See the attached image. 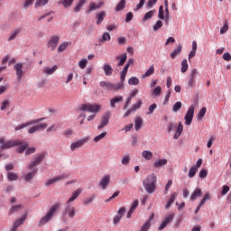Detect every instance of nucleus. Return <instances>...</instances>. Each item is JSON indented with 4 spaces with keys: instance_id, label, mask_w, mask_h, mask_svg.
I'll return each instance as SVG.
<instances>
[{
    "instance_id": "obj_1",
    "label": "nucleus",
    "mask_w": 231,
    "mask_h": 231,
    "mask_svg": "<svg viewBox=\"0 0 231 231\" xmlns=\"http://www.w3.org/2000/svg\"><path fill=\"white\" fill-rule=\"evenodd\" d=\"M0 149H12V147H17V145H20L17 148V151L20 154H23L24 151H26V148L28 147V143H23L21 140H11V141H5V137H0Z\"/></svg>"
},
{
    "instance_id": "obj_2",
    "label": "nucleus",
    "mask_w": 231,
    "mask_h": 231,
    "mask_svg": "<svg viewBox=\"0 0 231 231\" xmlns=\"http://www.w3.org/2000/svg\"><path fill=\"white\" fill-rule=\"evenodd\" d=\"M158 179L156 178V174L152 173L147 175V177L143 180V186L144 187V190L148 194H154L156 191V183Z\"/></svg>"
},
{
    "instance_id": "obj_3",
    "label": "nucleus",
    "mask_w": 231,
    "mask_h": 231,
    "mask_svg": "<svg viewBox=\"0 0 231 231\" xmlns=\"http://www.w3.org/2000/svg\"><path fill=\"white\" fill-rule=\"evenodd\" d=\"M60 208V203H56L48 211V213L39 221L38 226H44L46 223H49L51 220V217H53V215L59 208Z\"/></svg>"
},
{
    "instance_id": "obj_4",
    "label": "nucleus",
    "mask_w": 231,
    "mask_h": 231,
    "mask_svg": "<svg viewBox=\"0 0 231 231\" xmlns=\"http://www.w3.org/2000/svg\"><path fill=\"white\" fill-rule=\"evenodd\" d=\"M100 86L107 91H120L124 88V82L111 83L109 81H101Z\"/></svg>"
},
{
    "instance_id": "obj_5",
    "label": "nucleus",
    "mask_w": 231,
    "mask_h": 231,
    "mask_svg": "<svg viewBox=\"0 0 231 231\" xmlns=\"http://www.w3.org/2000/svg\"><path fill=\"white\" fill-rule=\"evenodd\" d=\"M75 214H77V208L75 207L71 206L70 203L67 202V205L63 210L62 217H69L70 219H73L75 217Z\"/></svg>"
},
{
    "instance_id": "obj_6",
    "label": "nucleus",
    "mask_w": 231,
    "mask_h": 231,
    "mask_svg": "<svg viewBox=\"0 0 231 231\" xmlns=\"http://www.w3.org/2000/svg\"><path fill=\"white\" fill-rule=\"evenodd\" d=\"M45 157H46V155L44 153L37 154L36 157L34 158V160L32 162H31V163L27 166V169H29V171H32V169H35V167H37V165H41V163H42V162H44Z\"/></svg>"
},
{
    "instance_id": "obj_7",
    "label": "nucleus",
    "mask_w": 231,
    "mask_h": 231,
    "mask_svg": "<svg viewBox=\"0 0 231 231\" xmlns=\"http://www.w3.org/2000/svg\"><path fill=\"white\" fill-rule=\"evenodd\" d=\"M80 111H88V113H98L100 111L99 105L85 104L81 105Z\"/></svg>"
},
{
    "instance_id": "obj_8",
    "label": "nucleus",
    "mask_w": 231,
    "mask_h": 231,
    "mask_svg": "<svg viewBox=\"0 0 231 231\" xmlns=\"http://www.w3.org/2000/svg\"><path fill=\"white\" fill-rule=\"evenodd\" d=\"M60 41V37L57 35L51 36L47 43V48H51V51H55V50H57V46H59Z\"/></svg>"
},
{
    "instance_id": "obj_9",
    "label": "nucleus",
    "mask_w": 231,
    "mask_h": 231,
    "mask_svg": "<svg viewBox=\"0 0 231 231\" xmlns=\"http://www.w3.org/2000/svg\"><path fill=\"white\" fill-rule=\"evenodd\" d=\"M193 118H194V106L193 105H191L184 116L186 125H190L192 124Z\"/></svg>"
},
{
    "instance_id": "obj_10",
    "label": "nucleus",
    "mask_w": 231,
    "mask_h": 231,
    "mask_svg": "<svg viewBox=\"0 0 231 231\" xmlns=\"http://www.w3.org/2000/svg\"><path fill=\"white\" fill-rule=\"evenodd\" d=\"M42 120H44V118H39V119H33V120H31L27 123H23L20 125H17L14 130L15 131H21V129H24V127H28L30 125H35V124H39L40 122H42Z\"/></svg>"
},
{
    "instance_id": "obj_11",
    "label": "nucleus",
    "mask_w": 231,
    "mask_h": 231,
    "mask_svg": "<svg viewBox=\"0 0 231 231\" xmlns=\"http://www.w3.org/2000/svg\"><path fill=\"white\" fill-rule=\"evenodd\" d=\"M87 142H89V137H86L84 139H80L75 143H72L70 145V151H77V149H80L84 143H87Z\"/></svg>"
},
{
    "instance_id": "obj_12",
    "label": "nucleus",
    "mask_w": 231,
    "mask_h": 231,
    "mask_svg": "<svg viewBox=\"0 0 231 231\" xmlns=\"http://www.w3.org/2000/svg\"><path fill=\"white\" fill-rule=\"evenodd\" d=\"M66 178H68L67 174H61L58 177H55L53 179L48 180L45 182L46 187H50V185H53V183H58V181H60L62 180H66Z\"/></svg>"
},
{
    "instance_id": "obj_13",
    "label": "nucleus",
    "mask_w": 231,
    "mask_h": 231,
    "mask_svg": "<svg viewBox=\"0 0 231 231\" xmlns=\"http://www.w3.org/2000/svg\"><path fill=\"white\" fill-rule=\"evenodd\" d=\"M172 219H174V214L171 213L170 215L166 216L158 230H163V228H165L169 223H171Z\"/></svg>"
},
{
    "instance_id": "obj_14",
    "label": "nucleus",
    "mask_w": 231,
    "mask_h": 231,
    "mask_svg": "<svg viewBox=\"0 0 231 231\" xmlns=\"http://www.w3.org/2000/svg\"><path fill=\"white\" fill-rule=\"evenodd\" d=\"M111 182V176L109 175H105L100 182L99 185L101 187V189H103V190H106V189H107V187L109 186V183Z\"/></svg>"
},
{
    "instance_id": "obj_15",
    "label": "nucleus",
    "mask_w": 231,
    "mask_h": 231,
    "mask_svg": "<svg viewBox=\"0 0 231 231\" xmlns=\"http://www.w3.org/2000/svg\"><path fill=\"white\" fill-rule=\"evenodd\" d=\"M109 118H111V114L107 112L103 116L101 124L97 126V129H104L109 124Z\"/></svg>"
},
{
    "instance_id": "obj_16",
    "label": "nucleus",
    "mask_w": 231,
    "mask_h": 231,
    "mask_svg": "<svg viewBox=\"0 0 231 231\" xmlns=\"http://www.w3.org/2000/svg\"><path fill=\"white\" fill-rule=\"evenodd\" d=\"M104 6V2H99L98 4L95 2H90L88 5V12H95V10H99V8Z\"/></svg>"
},
{
    "instance_id": "obj_17",
    "label": "nucleus",
    "mask_w": 231,
    "mask_h": 231,
    "mask_svg": "<svg viewBox=\"0 0 231 231\" xmlns=\"http://www.w3.org/2000/svg\"><path fill=\"white\" fill-rule=\"evenodd\" d=\"M14 69H15L18 80H21L23 79V75H24V72L23 71V63L15 64Z\"/></svg>"
},
{
    "instance_id": "obj_18",
    "label": "nucleus",
    "mask_w": 231,
    "mask_h": 231,
    "mask_svg": "<svg viewBox=\"0 0 231 231\" xmlns=\"http://www.w3.org/2000/svg\"><path fill=\"white\" fill-rule=\"evenodd\" d=\"M82 194V189L79 188L76 190L72 192L71 197L68 199L67 203H72V201H75L79 196Z\"/></svg>"
},
{
    "instance_id": "obj_19",
    "label": "nucleus",
    "mask_w": 231,
    "mask_h": 231,
    "mask_svg": "<svg viewBox=\"0 0 231 231\" xmlns=\"http://www.w3.org/2000/svg\"><path fill=\"white\" fill-rule=\"evenodd\" d=\"M202 196H203V191L201 190V189L198 188L192 192L190 196V201H196L198 198H201Z\"/></svg>"
},
{
    "instance_id": "obj_20",
    "label": "nucleus",
    "mask_w": 231,
    "mask_h": 231,
    "mask_svg": "<svg viewBox=\"0 0 231 231\" xmlns=\"http://www.w3.org/2000/svg\"><path fill=\"white\" fill-rule=\"evenodd\" d=\"M59 69V66L54 65L52 68L50 67H44L42 69V73H44L45 75H53V73H55V71H57Z\"/></svg>"
},
{
    "instance_id": "obj_21",
    "label": "nucleus",
    "mask_w": 231,
    "mask_h": 231,
    "mask_svg": "<svg viewBox=\"0 0 231 231\" xmlns=\"http://www.w3.org/2000/svg\"><path fill=\"white\" fill-rule=\"evenodd\" d=\"M121 102H124V97L117 96L110 99V106L111 107L115 108L116 107V104H120Z\"/></svg>"
},
{
    "instance_id": "obj_22",
    "label": "nucleus",
    "mask_w": 231,
    "mask_h": 231,
    "mask_svg": "<svg viewBox=\"0 0 231 231\" xmlns=\"http://www.w3.org/2000/svg\"><path fill=\"white\" fill-rule=\"evenodd\" d=\"M31 171H32L31 172L25 174L24 176L25 181H32V179L35 177V174H37V172L39 171V169L32 168Z\"/></svg>"
},
{
    "instance_id": "obj_23",
    "label": "nucleus",
    "mask_w": 231,
    "mask_h": 231,
    "mask_svg": "<svg viewBox=\"0 0 231 231\" xmlns=\"http://www.w3.org/2000/svg\"><path fill=\"white\" fill-rule=\"evenodd\" d=\"M158 17L162 21H165V23H167V11L163 10V5H160V7H159Z\"/></svg>"
},
{
    "instance_id": "obj_24",
    "label": "nucleus",
    "mask_w": 231,
    "mask_h": 231,
    "mask_svg": "<svg viewBox=\"0 0 231 231\" xmlns=\"http://www.w3.org/2000/svg\"><path fill=\"white\" fill-rule=\"evenodd\" d=\"M130 64L126 63L124 67L123 70L121 71L120 80L121 82L125 81V77H127V71H129Z\"/></svg>"
},
{
    "instance_id": "obj_25",
    "label": "nucleus",
    "mask_w": 231,
    "mask_h": 231,
    "mask_svg": "<svg viewBox=\"0 0 231 231\" xmlns=\"http://www.w3.org/2000/svg\"><path fill=\"white\" fill-rule=\"evenodd\" d=\"M182 51H183V46L179 45L178 48L174 49L173 51L171 53L170 55L171 59H176L178 55L181 54Z\"/></svg>"
},
{
    "instance_id": "obj_26",
    "label": "nucleus",
    "mask_w": 231,
    "mask_h": 231,
    "mask_svg": "<svg viewBox=\"0 0 231 231\" xmlns=\"http://www.w3.org/2000/svg\"><path fill=\"white\" fill-rule=\"evenodd\" d=\"M86 3H88V0H79L73 9L75 14H79V12L82 10V7L84 6V5H86Z\"/></svg>"
},
{
    "instance_id": "obj_27",
    "label": "nucleus",
    "mask_w": 231,
    "mask_h": 231,
    "mask_svg": "<svg viewBox=\"0 0 231 231\" xmlns=\"http://www.w3.org/2000/svg\"><path fill=\"white\" fill-rule=\"evenodd\" d=\"M103 71L106 77H111V75H113V68L109 64H105L103 66Z\"/></svg>"
},
{
    "instance_id": "obj_28",
    "label": "nucleus",
    "mask_w": 231,
    "mask_h": 231,
    "mask_svg": "<svg viewBox=\"0 0 231 231\" xmlns=\"http://www.w3.org/2000/svg\"><path fill=\"white\" fill-rule=\"evenodd\" d=\"M74 0H60L58 1V5H61L63 8H69L71 5H73Z\"/></svg>"
},
{
    "instance_id": "obj_29",
    "label": "nucleus",
    "mask_w": 231,
    "mask_h": 231,
    "mask_svg": "<svg viewBox=\"0 0 231 231\" xmlns=\"http://www.w3.org/2000/svg\"><path fill=\"white\" fill-rule=\"evenodd\" d=\"M165 165H167V159H161L154 162L153 167H155V169H160Z\"/></svg>"
},
{
    "instance_id": "obj_30",
    "label": "nucleus",
    "mask_w": 231,
    "mask_h": 231,
    "mask_svg": "<svg viewBox=\"0 0 231 231\" xmlns=\"http://www.w3.org/2000/svg\"><path fill=\"white\" fill-rule=\"evenodd\" d=\"M182 133H183V125L181 123H180L177 127V131L173 136L174 140H178V138H180V136H181Z\"/></svg>"
},
{
    "instance_id": "obj_31",
    "label": "nucleus",
    "mask_w": 231,
    "mask_h": 231,
    "mask_svg": "<svg viewBox=\"0 0 231 231\" xmlns=\"http://www.w3.org/2000/svg\"><path fill=\"white\" fill-rule=\"evenodd\" d=\"M178 197V193H173L169 200L166 203L165 208L169 209L171 208V205H172V203H174V201L176 200V198Z\"/></svg>"
},
{
    "instance_id": "obj_32",
    "label": "nucleus",
    "mask_w": 231,
    "mask_h": 231,
    "mask_svg": "<svg viewBox=\"0 0 231 231\" xmlns=\"http://www.w3.org/2000/svg\"><path fill=\"white\" fill-rule=\"evenodd\" d=\"M117 60H119V62L117 63V66H124V64H125V60H127V53H125L121 56H116Z\"/></svg>"
},
{
    "instance_id": "obj_33",
    "label": "nucleus",
    "mask_w": 231,
    "mask_h": 231,
    "mask_svg": "<svg viewBox=\"0 0 231 231\" xmlns=\"http://www.w3.org/2000/svg\"><path fill=\"white\" fill-rule=\"evenodd\" d=\"M23 209V205H14L12 206L9 209V216H12V214H15V212H19V210Z\"/></svg>"
},
{
    "instance_id": "obj_34",
    "label": "nucleus",
    "mask_w": 231,
    "mask_h": 231,
    "mask_svg": "<svg viewBox=\"0 0 231 231\" xmlns=\"http://www.w3.org/2000/svg\"><path fill=\"white\" fill-rule=\"evenodd\" d=\"M125 0H120L118 2V4L116 5V12H122V10H124V8H125Z\"/></svg>"
},
{
    "instance_id": "obj_35",
    "label": "nucleus",
    "mask_w": 231,
    "mask_h": 231,
    "mask_svg": "<svg viewBox=\"0 0 231 231\" xmlns=\"http://www.w3.org/2000/svg\"><path fill=\"white\" fill-rule=\"evenodd\" d=\"M143 125V119H142V117H137L135 119V131H140V129H142V126Z\"/></svg>"
},
{
    "instance_id": "obj_36",
    "label": "nucleus",
    "mask_w": 231,
    "mask_h": 231,
    "mask_svg": "<svg viewBox=\"0 0 231 231\" xmlns=\"http://www.w3.org/2000/svg\"><path fill=\"white\" fill-rule=\"evenodd\" d=\"M106 18V12H100L97 14V24H102V22L104 21V19Z\"/></svg>"
},
{
    "instance_id": "obj_37",
    "label": "nucleus",
    "mask_w": 231,
    "mask_h": 231,
    "mask_svg": "<svg viewBox=\"0 0 231 231\" xmlns=\"http://www.w3.org/2000/svg\"><path fill=\"white\" fill-rule=\"evenodd\" d=\"M50 3V0H36L35 2V8H41L42 6H46Z\"/></svg>"
},
{
    "instance_id": "obj_38",
    "label": "nucleus",
    "mask_w": 231,
    "mask_h": 231,
    "mask_svg": "<svg viewBox=\"0 0 231 231\" xmlns=\"http://www.w3.org/2000/svg\"><path fill=\"white\" fill-rule=\"evenodd\" d=\"M164 6L166 11V24H169V19L171 17V13L169 12V0L164 1Z\"/></svg>"
},
{
    "instance_id": "obj_39",
    "label": "nucleus",
    "mask_w": 231,
    "mask_h": 231,
    "mask_svg": "<svg viewBox=\"0 0 231 231\" xmlns=\"http://www.w3.org/2000/svg\"><path fill=\"white\" fill-rule=\"evenodd\" d=\"M142 156L144 158V160H152V152L147 150L143 151Z\"/></svg>"
},
{
    "instance_id": "obj_40",
    "label": "nucleus",
    "mask_w": 231,
    "mask_h": 231,
    "mask_svg": "<svg viewBox=\"0 0 231 231\" xmlns=\"http://www.w3.org/2000/svg\"><path fill=\"white\" fill-rule=\"evenodd\" d=\"M68 46H71V42H62L59 48H58V51L59 52H62L66 50V48H68Z\"/></svg>"
},
{
    "instance_id": "obj_41",
    "label": "nucleus",
    "mask_w": 231,
    "mask_h": 231,
    "mask_svg": "<svg viewBox=\"0 0 231 231\" xmlns=\"http://www.w3.org/2000/svg\"><path fill=\"white\" fill-rule=\"evenodd\" d=\"M26 217H28V216L23 215L21 218L15 220L14 225L18 227L21 226V225H23L26 221Z\"/></svg>"
},
{
    "instance_id": "obj_42",
    "label": "nucleus",
    "mask_w": 231,
    "mask_h": 231,
    "mask_svg": "<svg viewBox=\"0 0 231 231\" xmlns=\"http://www.w3.org/2000/svg\"><path fill=\"white\" fill-rule=\"evenodd\" d=\"M152 97H160L162 95V87L157 86L152 91Z\"/></svg>"
},
{
    "instance_id": "obj_43",
    "label": "nucleus",
    "mask_w": 231,
    "mask_h": 231,
    "mask_svg": "<svg viewBox=\"0 0 231 231\" xmlns=\"http://www.w3.org/2000/svg\"><path fill=\"white\" fill-rule=\"evenodd\" d=\"M129 86H138L140 84V79L136 77H132L128 79Z\"/></svg>"
},
{
    "instance_id": "obj_44",
    "label": "nucleus",
    "mask_w": 231,
    "mask_h": 231,
    "mask_svg": "<svg viewBox=\"0 0 231 231\" xmlns=\"http://www.w3.org/2000/svg\"><path fill=\"white\" fill-rule=\"evenodd\" d=\"M155 12H156V10H151V11L147 12L144 14L143 20V21H149V19H152V16L154 15Z\"/></svg>"
},
{
    "instance_id": "obj_45",
    "label": "nucleus",
    "mask_w": 231,
    "mask_h": 231,
    "mask_svg": "<svg viewBox=\"0 0 231 231\" xmlns=\"http://www.w3.org/2000/svg\"><path fill=\"white\" fill-rule=\"evenodd\" d=\"M188 69H189V63L187 62V60H183L181 61L180 71L181 73H187Z\"/></svg>"
},
{
    "instance_id": "obj_46",
    "label": "nucleus",
    "mask_w": 231,
    "mask_h": 231,
    "mask_svg": "<svg viewBox=\"0 0 231 231\" xmlns=\"http://www.w3.org/2000/svg\"><path fill=\"white\" fill-rule=\"evenodd\" d=\"M21 33V29H16L14 31V32L9 36L8 38V42H10V41H14V39L17 38V36Z\"/></svg>"
},
{
    "instance_id": "obj_47",
    "label": "nucleus",
    "mask_w": 231,
    "mask_h": 231,
    "mask_svg": "<svg viewBox=\"0 0 231 231\" xmlns=\"http://www.w3.org/2000/svg\"><path fill=\"white\" fill-rule=\"evenodd\" d=\"M7 180H9V181H17V180H19V176L14 172H9L7 173Z\"/></svg>"
},
{
    "instance_id": "obj_48",
    "label": "nucleus",
    "mask_w": 231,
    "mask_h": 231,
    "mask_svg": "<svg viewBox=\"0 0 231 231\" xmlns=\"http://www.w3.org/2000/svg\"><path fill=\"white\" fill-rule=\"evenodd\" d=\"M154 73V65H152L148 70L143 75V79H145L146 77H151V75H153Z\"/></svg>"
},
{
    "instance_id": "obj_49",
    "label": "nucleus",
    "mask_w": 231,
    "mask_h": 231,
    "mask_svg": "<svg viewBox=\"0 0 231 231\" xmlns=\"http://www.w3.org/2000/svg\"><path fill=\"white\" fill-rule=\"evenodd\" d=\"M198 173V168L192 166L188 173L189 178H194V176H196V174Z\"/></svg>"
},
{
    "instance_id": "obj_50",
    "label": "nucleus",
    "mask_w": 231,
    "mask_h": 231,
    "mask_svg": "<svg viewBox=\"0 0 231 231\" xmlns=\"http://www.w3.org/2000/svg\"><path fill=\"white\" fill-rule=\"evenodd\" d=\"M129 162H131V155L125 154L123 157L121 163H122V165H129Z\"/></svg>"
},
{
    "instance_id": "obj_51",
    "label": "nucleus",
    "mask_w": 231,
    "mask_h": 231,
    "mask_svg": "<svg viewBox=\"0 0 231 231\" xmlns=\"http://www.w3.org/2000/svg\"><path fill=\"white\" fill-rule=\"evenodd\" d=\"M207 114V107H202L197 115L199 120H201Z\"/></svg>"
},
{
    "instance_id": "obj_52",
    "label": "nucleus",
    "mask_w": 231,
    "mask_h": 231,
    "mask_svg": "<svg viewBox=\"0 0 231 231\" xmlns=\"http://www.w3.org/2000/svg\"><path fill=\"white\" fill-rule=\"evenodd\" d=\"M151 219H152V216L146 223L143 224V226L141 227V231H147L149 228H151Z\"/></svg>"
},
{
    "instance_id": "obj_53",
    "label": "nucleus",
    "mask_w": 231,
    "mask_h": 231,
    "mask_svg": "<svg viewBox=\"0 0 231 231\" xmlns=\"http://www.w3.org/2000/svg\"><path fill=\"white\" fill-rule=\"evenodd\" d=\"M95 195H92L91 197L85 199L83 201V205L88 206V205H91V203L93 201H95Z\"/></svg>"
},
{
    "instance_id": "obj_54",
    "label": "nucleus",
    "mask_w": 231,
    "mask_h": 231,
    "mask_svg": "<svg viewBox=\"0 0 231 231\" xmlns=\"http://www.w3.org/2000/svg\"><path fill=\"white\" fill-rule=\"evenodd\" d=\"M188 86L189 88H195L196 87V79L194 78H190L188 76Z\"/></svg>"
},
{
    "instance_id": "obj_55",
    "label": "nucleus",
    "mask_w": 231,
    "mask_h": 231,
    "mask_svg": "<svg viewBox=\"0 0 231 231\" xmlns=\"http://www.w3.org/2000/svg\"><path fill=\"white\" fill-rule=\"evenodd\" d=\"M181 109V102H176L172 106L173 113H178Z\"/></svg>"
},
{
    "instance_id": "obj_56",
    "label": "nucleus",
    "mask_w": 231,
    "mask_h": 231,
    "mask_svg": "<svg viewBox=\"0 0 231 231\" xmlns=\"http://www.w3.org/2000/svg\"><path fill=\"white\" fill-rule=\"evenodd\" d=\"M106 41H111V35L108 32H105L102 35V39L100 40V42L104 43V42H106Z\"/></svg>"
},
{
    "instance_id": "obj_57",
    "label": "nucleus",
    "mask_w": 231,
    "mask_h": 231,
    "mask_svg": "<svg viewBox=\"0 0 231 231\" xmlns=\"http://www.w3.org/2000/svg\"><path fill=\"white\" fill-rule=\"evenodd\" d=\"M34 127H36V131H44V129L48 127V124L42 123V124L34 125Z\"/></svg>"
},
{
    "instance_id": "obj_58",
    "label": "nucleus",
    "mask_w": 231,
    "mask_h": 231,
    "mask_svg": "<svg viewBox=\"0 0 231 231\" xmlns=\"http://www.w3.org/2000/svg\"><path fill=\"white\" fill-rule=\"evenodd\" d=\"M163 26V23L161 20H158L153 25V32H158Z\"/></svg>"
},
{
    "instance_id": "obj_59",
    "label": "nucleus",
    "mask_w": 231,
    "mask_h": 231,
    "mask_svg": "<svg viewBox=\"0 0 231 231\" xmlns=\"http://www.w3.org/2000/svg\"><path fill=\"white\" fill-rule=\"evenodd\" d=\"M86 66H88V60L87 59H83L79 62V67L81 69H85Z\"/></svg>"
},
{
    "instance_id": "obj_60",
    "label": "nucleus",
    "mask_w": 231,
    "mask_h": 231,
    "mask_svg": "<svg viewBox=\"0 0 231 231\" xmlns=\"http://www.w3.org/2000/svg\"><path fill=\"white\" fill-rule=\"evenodd\" d=\"M197 76H198V69H192L188 77H189L190 79H194L196 80Z\"/></svg>"
},
{
    "instance_id": "obj_61",
    "label": "nucleus",
    "mask_w": 231,
    "mask_h": 231,
    "mask_svg": "<svg viewBox=\"0 0 231 231\" xmlns=\"http://www.w3.org/2000/svg\"><path fill=\"white\" fill-rule=\"evenodd\" d=\"M145 5V0H140V3L134 8V12H138L141 8H143V5Z\"/></svg>"
},
{
    "instance_id": "obj_62",
    "label": "nucleus",
    "mask_w": 231,
    "mask_h": 231,
    "mask_svg": "<svg viewBox=\"0 0 231 231\" xmlns=\"http://www.w3.org/2000/svg\"><path fill=\"white\" fill-rule=\"evenodd\" d=\"M107 134L106 132H103L101 133L99 135H97L95 138H94V142H100V140H102L106 135Z\"/></svg>"
},
{
    "instance_id": "obj_63",
    "label": "nucleus",
    "mask_w": 231,
    "mask_h": 231,
    "mask_svg": "<svg viewBox=\"0 0 231 231\" xmlns=\"http://www.w3.org/2000/svg\"><path fill=\"white\" fill-rule=\"evenodd\" d=\"M227 30H228V23L225 22L223 27L220 29L221 35H223V33H226Z\"/></svg>"
},
{
    "instance_id": "obj_64",
    "label": "nucleus",
    "mask_w": 231,
    "mask_h": 231,
    "mask_svg": "<svg viewBox=\"0 0 231 231\" xmlns=\"http://www.w3.org/2000/svg\"><path fill=\"white\" fill-rule=\"evenodd\" d=\"M133 12H129L126 14V17H125V23H131V21H133Z\"/></svg>"
}]
</instances>
